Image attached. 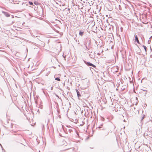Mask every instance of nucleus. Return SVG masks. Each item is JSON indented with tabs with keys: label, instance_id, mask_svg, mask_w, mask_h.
Returning a JSON list of instances; mask_svg holds the SVG:
<instances>
[{
	"label": "nucleus",
	"instance_id": "1",
	"mask_svg": "<svg viewBox=\"0 0 152 152\" xmlns=\"http://www.w3.org/2000/svg\"><path fill=\"white\" fill-rule=\"evenodd\" d=\"M67 127L68 128L66 129L67 131V132H68L69 133H71L73 130L75 131V129L71 127H69L68 126Z\"/></svg>",
	"mask_w": 152,
	"mask_h": 152
},
{
	"label": "nucleus",
	"instance_id": "2",
	"mask_svg": "<svg viewBox=\"0 0 152 152\" xmlns=\"http://www.w3.org/2000/svg\"><path fill=\"white\" fill-rule=\"evenodd\" d=\"M84 62L88 66H91L93 67L94 68H95L96 67L95 65H94L93 64H92V63L90 62H87L85 61H84Z\"/></svg>",
	"mask_w": 152,
	"mask_h": 152
},
{
	"label": "nucleus",
	"instance_id": "3",
	"mask_svg": "<svg viewBox=\"0 0 152 152\" xmlns=\"http://www.w3.org/2000/svg\"><path fill=\"white\" fill-rule=\"evenodd\" d=\"M2 12L7 17H9L10 16V14L7 12L2 11Z\"/></svg>",
	"mask_w": 152,
	"mask_h": 152
},
{
	"label": "nucleus",
	"instance_id": "4",
	"mask_svg": "<svg viewBox=\"0 0 152 152\" xmlns=\"http://www.w3.org/2000/svg\"><path fill=\"white\" fill-rule=\"evenodd\" d=\"M135 41H136L138 43V44H140V42H139V41L138 40V37H137V36L136 35H135Z\"/></svg>",
	"mask_w": 152,
	"mask_h": 152
},
{
	"label": "nucleus",
	"instance_id": "5",
	"mask_svg": "<svg viewBox=\"0 0 152 152\" xmlns=\"http://www.w3.org/2000/svg\"><path fill=\"white\" fill-rule=\"evenodd\" d=\"M79 35L80 36H81V37H82L83 34V33H84V31H81V30H80L79 31Z\"/></svg>",
	"mask_w": 152,
	"mask_h": 152
},
{
	"label": "nucleus",
	"instance_id": "6",
	"mask_svg": "<svg viewBox=\"0 0 152 152\" xmlns=\"http://www.w3.org/2000/svg\"><path fill=\"white\" fill-rule=\"evenodd\" d=\"M76 91L78 97H79L81 96V95L80 94V93H79V91H78V90L77 89H76Z\"/></svg>",
	"mask_w": 152,
	"mask_h": 152
},
{
	"label": "nucleus",
	"instance_id": "7",
	"mask_svg": "<svg viewBox=\"0 0 152 152\" xmlns=\"http://www.w3.org/2000/svg\"><path fill=\"white\" fill-rule=\"evenodd\" d=\"M142 47L144 48L145 50V52H146L147 51V48L144 45H143Z\"/></svg>",
	"mask_w": 152,
	"mask_h": 152
},
{
	"label": "nucleus",
	"instance_id": "8",
	"mask_svg": "<svg viewBox=\"0 0 152 152\" xmlns=\"http://www.w3.org/2000/svg\"><path fill=\"white\" fill-rule=\"evenodd\" d=\"M89 56H90V57L91 58H94V56L92 55H91V54H90V53L89 54Z\"/></svg>",
	"mask_w": 152,
	"mask_h": 152
},
{
	"label": "nucleus",
	"instance_id": "9",
	"mask_svg": "<svg viewBox=\"0 0 152 152\" xmlns=\"http://www.w3.org/2000/svg\"><path fill=\"white\" fill-rule=\"evenodd\" d=\"M55 80L58 81H60V79L59 77H56L55 78Z\"/></svg>",
	"mask_w": 152,
	"mask_h": 152
},
{
	"label": "nucleus",
	"instance_id": "10",
	"mask_svg": "<svg viewBox=\"0 0 152 152\" xmlns=\"http://www.w3.org/2000/svg\"><path fill=\"white\" fill-rule=\"evenodd\" d=\"M145 115H143L142 116L141 118V120H143L144 118H145Z\"/></svg>",
	"mask_w": 152,
	"mask_h": 152
},
{
	"label": "nucleus",
	"instance_id": "11",
	"mask_svg": "<svg viewBox=\"0 0 152 152\" xmlns=\"http://www.w3.org/2000/svg\"><path fill=\"white\" fill-rule=\"evenodd\" d=\"M29 4L30 5H33V3L29 1Z\"/></svg>",
	"mask_w": 152,
	"mask_h": 152
},
{
	"label": "nucleus",
	"instance_id": "12",
	"mask_svg": "<svg viewBox=\"0 0 152 152\" xmlns=\"http://www.w3.org/2000/svg\"><path fill=\"white\" fill-rule=\"evenodd\" d=\"M73 150H74V149H73V148H72L71 149V150L72 151V152H74Z\"/></svg>",
	"mask_w": 152,
	"mask_h": 152
},
{
	"label": "nucleus",
	"instance_id": "13",
	"mask_svg": "<svg viewBox=\"0 0 152 152\" xmlns=\"http://www.w3.org/2000/svg\"><path fill=\"white\" fill-rule=\"evenodd\" d=\"M115 111L117 112L118 111V110L117 109H115Z\"/></svg>",
	"mask_w": 152,
	"mask_h": 152
},
{
	"label": "nucleus",
	"instance_id": "14",
	"mask_svg": "<svg viewBox=\"0 0 152 152\" xmlns=\"http://www.w3.org/2000/svg\"><path fill=\"white\" fill-rule=\"evenodd\" d=\"M108 134V133L107 132L105 134V135H107Z\"/></svg>",
	"mask_w": 152,
	"mask_h": 152
},
{
	"label": "nucleus",
	"instance_id": "15",
	"mask_svg": "<svg viewBox=\"0 0 152 152\" xmlns=\"http://www.w3.org/2000/svg\"><path fill=\"white\" fill-rule=\"evenodd\" d=\"M98 54V55H99L100 54H99V53H98V54Z\"/></svg>",
	"mask_w": 152,
	"mask_h": 152
},
{
	"label": "nucleus",
	"instance_id": "16",
	"mask_svg": "<svg viewBox=\"0 0 152 152\" xmlns=\"http://www.w3.org/2000/svg\"><path fill=\"white\" fill-rule=\"evenodd\" d=\"M34 4H36V2H34Z\"/></svg>",
	"mask_w": 152,
	"mask_h": 152
},
{
	"label": "nucleus",
	"instance_id": "17",
	"mask_svg": "<svg viewBox=\"0 0 152 152\" xmlns=\"http://www.w3.org/2000/svg\"><path fill=\"white\" fill-rule=\"evenodd\" d=\"M113 103H112V105H113Z\"/></svg>",
	"mask_w": 152,
	"mask_h": 152
}]
</instances>
